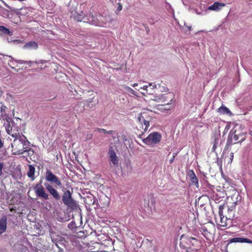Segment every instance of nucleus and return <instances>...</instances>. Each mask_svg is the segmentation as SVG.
I'll return each instance as SVG.
<instances>
[{
  "instance_id": "nucleus-1",
  "label": "nucleus",
  "mask_w": 252,
  "mask_h": 252,
  "mask_svg": "<svg viewBox=\"0 0 252 252\" xmlns=\"http://www.w3.org/2000/svg\"><path fill=\"white\" fill-rule=\"evenodd\" d=\"M45 179L46 181L44 183L46 189L55 200H59L61 198V195L54 186L59 188H63L61 180L49 169L46 171Z\"/></svg>"
},
{
  "instance_id": "nucleus-2",
  "label": "nucleus",
  "mask_w": 252,
  "mask_h": 252,
  "mask_svg": "<svg viewBox=\"0 0 252 252\" xmlns=\"http://www.w3.org/2000/svg\"><path fill=\"white\" fill-rule=\"evenodd\" d=\"M8 134H10L8 129L6 130ZM11 136L14 138V139L11 144L12 151L15 155H19L23 154L26 152H33L31 148H29L31 143L28 140L27 137L19 133H12Z\"/></svg>"
},
{
  "instance_id": "nucleus-3",
  "label": "nucleus",
  "mask_w": 252,
  "mask_h": 252,
  "mask_svg": "<svg viewBox=\"0 0 252 252\" xmlns=\"http://www.w3.org/2000/svg\"><path fill=\"white\" fill-rule=\"evenodd\" d=\"M62 200L63 204L68 207L73 209L76 208V202L72 198L71 193L69 190L67 189L64 192Z\"/></svg>"
},
{
  "instance_id": "nucleus-4",
  "label": "nucleus",
  "mask_w": 252,
  "mask_h": 252,
  "mask_svg": "<svg viewBox=\"0 0 252 252\" xmlns=\"http://www.w3.org/2000/svg\"><path fill=\"white\" fill-rule=\"evenodd\" d=\"M152 119V117L148 115L146 112H143L138 116V121L141 124L144 132L148 130Z\"/></svg>"
},
{
  "instance_id": "nucleus-5",
  "label": "nucleus",
  "mask_w": 252,
  "mask_h": 252,
  "mask_svg": "<svg viewBox=\"0 0 252 252\" xmlns=\"http://www.w3.org/2000/svg\"><path fill=\"white\" fill-rule=\"evenodd\" d=\"M161 139V135L158 132H154L144 139L143 142L147 145L152 146L159 143Z\"/></svg>"
},
{
  "instance_id": "nucleus-6",
  "label": "nucleus",
  "mask_w": 252,
  "mask_h": 252,
  "mask_svg": "<svg viewBox=\"0 0 252 252\" xmlns=\"http://www.w3.org/2000/svg\"><path fill=\"white\" fill-rule=\"evenodd\" d=\"M172 96L173 95L171 94H161L158 96H155L154 100L158 102H161L164 103L166 101H169L166 104H165V105L168 107L164 108V109L168 110L173 107L172 103L170 102L172 101Z\"/></svg>"
},
{
  "instance_id": "nucleus-7",
  "label": "nucleus",
  "mask_w": 252,
  "mask_h": 252,
  "mask_svg": "<svg viewBox=\"0 0 252 252\" xmlns=\"http://www.w3.org/2000/svg\"><path fill=\"white\" fill-rule=\"evenodd\" d=\"M42 181L37 184L34 187V190L37 196L42 198L45 200H48L49 198V195L45 191V189L43 187L41 184Z\"/></svg>"
},
{
  "instance_id": "nucleus-8",
  "label": "nucleus",
  "mask_w": 252,
  "mask_h": 252,
  "mask_svg": "<svg viewBox=\"0 0 252 252\" xmlns=\"http://www.w3.org/2000/svg\"><path fill=\"white\" fill-rule=\"evenodd\" d=\"M241 136L242 134H237L236 130L233 131L231 130L228 134L225 148H228L232 144H235V141L238 140L239 136Z\"/></svg>"
},
{
  "instance_id": "nucleus-9",
  "label": "nucleus",
  "mask_w": 252,
  "mask_h": 252,
  "mask_svg": "<svg viewBox=\"0 0 252 252\" xmlns=\"http://www.w3.org/2000/svg\"><path fill=\"white\" fill-rule=\"evenodd\" d=\"M78 21H82L83 22L87 23L93 25L100 26L98 19L92 14H89L86 17H83L82 19H78Z\"/></svg>"
},
{
  "instance_id": "nucleus-10",
  "label": "nucleus",
  "mask_w": 252,
  "mask_h": 252,
  "mask_svg": "<svg viewBox=\"0 0 252 252\" xmlns=\"http://www.w3.org/2000/svg\"><path fill=\"white\" fill-rule=\"evenodd\" d=\"M229 243H249V244H252V240L247 238H244V237H239V238H233L232 239H230L229 240Z\"/></svg>"
},
{
  "instance_id": "nucleus-11",
  "label": "nucleus",
  "mask_w": 252,
  "mask_h": 252,
  "mask_svg": "<svg viewBox=\"0 0 252 252\" xmlns=\"http://www.w3.org/2000/svg\"><path fill=\"white\" fill-rule=\"evenodd\" d=\"M23 49L26 50H37L38 45L37 42L34 41H31L26 43L23 46Z\"/></svg>"
},
{
  "instance_id": "nucleus-12",
  "label": "nucleus",
  "mask_w": 252,
  "mask_h": 252,
  "mask_svg": "<svg viewBox=\"0 0 252 252\" xmlns=\"http://www.w3.org/2000/svg\"><path fill=\"white\" fill-rule=\"evenodd\" d=\"M188 176L191 183L197 188L199 187L198 180L194 171L192 170H189L188 172Z\"/></svg>"
},
{
  "instance_id": "nucleus-13",
  "label": "nucleus",
  "mask_w": 252,
  "mask_h": 252,
  "mask_svg": "<svg viewBox=\"0 0 252 252\" xmlns=\"http://www.w3.org/2000/svg\"><path fill=\"white\" fill-rule=\"evenodd\" d=\"M109 155L110 157V162L114 165H118L119 159L115 151L112 149H109Z\"/></svg>"
},
{
  "instance_id": "nucleus-14",
  "label": "nucleus",
  "mask_w": 252,
  "mask_h": 252,
  "mask_svg": "<svg viewBox=\"0 0 252 252\" xmlns=\"http://www.w3.org/2000/svg\"><path fill=\"white\" fill-rule=\"evenodd\" d=\"M225 6L223 3L219 2H215L212 5H210L207 8L208 10H213L215 11H218L221 9L222 7Z\"/></svg>"
},
{
  "instance_id": "nucleus-15",
  "label": "nucleus",
  "mask_w": 252,
  "mask_h": 252,
  "mask_svg": "<svg viewBox=\"0 0 252 252\" xmlns=\"http://www.w3.org/2000/svg\"><path fill=\"white\" fill-rule=\"evenodd\" d=\"M198 241L196 238L188 237L186 238V244L189 246V248L197 245Z\"/></svg>"
},
{
  "instance_id": "nucleus-16",
  "label": "nucleus",
  "mask_w": 252,
  "mask_h": 252,
  "mask_svg": "<svg viewBox=\"0 0 252 252\" xmlns=\"http://www.w3.org/2000/svg\"><path fill=\"white\" fill-rule=\"evenodd\" d=\"M7 228V217L5 216H2L0 219V230L2 231H5Z\"/></svg>"
},
{
  "instance_id": "nucleus-17",
  "label": "nucleus",
  "mask_w": 252,
  "mask_h": 252,
  "mask_svg": "<svg viewBox=\"0 0 252 252\" xmlns=\"http://www.w3.org/2000/svg\"><path fill=\"white\" fill-rule=\"evenodd\" d=\"M35 168L32 165H29V171L27 173L28 177L31 178L32 181H33L35 179L34 173Z\"/></svg>"
},
{
  "instance_id": "nucleus-18",
  "label": "nucleus",
  "mask_w": 252,
  "mask_h": 252,
  "mask_svg": "<svg viewBox=\"0 0 252 252\" xmlns=\"http://www.w3.org/2000/svg\"><path fill=\"white\" fill-rule=\"evenodd\" d=\"M218 112L221 114H227L229 116H231L232 114L229 109L224 106L220 107L218 109Z\"/></svg>"
},
{
  "instance_id": "nucleus-19",
  "label": "nucleus",
  "mask_w": 252,
  "mask_h": 252,
  "mask_svg": "<svg viewBox=\"0 0 252 252\" xmlns=\"http://www.w3.org/2000/svg\"><path fill=\"white\" fill-rule=\"evenodd\" d=\"M8 34L11 35L12 32H10L9 30L4 26H0V34Z\"/></svg>"
},
{
  "instance_id": "nucleus-20",
  "label": "nucleus",
  "mask_w": 252,
  "mask_h": 252,
  "mask_svg": "<svg viewBox=\"0 0 252 252\" xmlns=\"http://www.w3.org/2000/svg\"><path fill=\"white\" fill-rule=\"evenodd\" d=\"M219 137H220V135H217L216 136H215L214 140V142H213V146L212 148V151L213 152L215 151V150L217 147V146L219 144Z\"/></svg>"
},
{
  "instance_id": "nucleus-21",
  "label": "nucleus",
  "mask_w": 252,
  "mask_h": 252,
  "mask_svg": "<svg viewBox=\"0 0 252 252\" xmlns=\"http://www.w3.org/2000/svg\"><path fill=\"white\" fill-rule=\"evenodd\" d=\"M85 202L89 205H94L95 203V199L94 196H88L85 199Z\"/></svg>"
},
{
  "instance_id": "nucleus-22",
  "label": "nucleus",
  "mask_w": 252,
  "mask_h": 252,
  "mask_svg": "<svg viewBox=\"0 0 252 252\" xmlns=\"http://www.w3.org/2000/svg\"><path fill=\"white\" fill-rule=\"evenodd\" d=\"M10 58H11V59L9 61L8 63L10 65H15L16 63H19L21 64L24 63V61H22V60L17 61V60H14V59L13 58H12L11 57H10Z\"/></svg>"
},
{
  "instance_id": "nucleus-23",
  "label": "nucleus",
  "mask_w": 252,
  "mask_h": 252,
  "mask_svg": "<svg viewBox=\"0 0 252 252\" xmlns=\"http://www.w3.org/2000/svg\"><path fill=\"white\" fill-rule=\"evenodd\" d=\"M95 131L99 132L104 133H105V134H111L114 132L113 131H112V130L107 131L105 129L100 128H97L96 129Z\"/></svg>"
},
{
  "instance_id": "nucleus-24",
  "label": "nucleus",
  "mask_w": 252,
  "mask_h": 252,
  "mask_svg": "<svg viewBox=\"0 0 252 252\" xmlns=\"http://www.w3.org/2000/svg\"><path fill=\"white\" fill-rule=\"evenodd\" d=\"M124 89H125V91H127V92L129 93L130 94H131L133 95H137L136 92L134 90H133L132 89L130 88L129 87L125 86Z\"/></svg>"
},
{
  "instance_id": "nucleus-25",
  "label": "nucleus",
  "mask_w": 252,
  "mask_h": 252,
  "mask_svg": "<svg viewBox=\"0 0 252 252\" xmlns=\"http://www.w3.org/2000/svg\"><path fill=\"white\" fill-rule=\"evenodd\" d=\"M223 206H220L219 214L220 217V221L221 222H222V218L224 217L223 216Z\"/></svg>"
},
{
  "instance_id": "nucleus-26",
  "label": "nucleus",
  "mask_w": 252,
  "mask_h": 252,
  "mask_svg": "<svg viewBox=\"0 0 252 252\" xmlns=\"http://www.w3.org/2000/svg\"><path fill=\"white\" fill-rule=\"evenodd\" d=\"M149 87H151V89L153 90V89L156 88L157 85L154 83H150L149 84Z\"/></svg>"
},
{
  "instance_id": "nucleus-27",
  "label": "nucleus",
  "mask_w": 252,
  "mask_h": 252,
  "mask_svg": "<svg viewBox=\"0 0 252 252\" xmlns=\"http://www.w3.org/2000/svg\"><path fill=\"white\" fill-rule=\"evenodd\" d=\"M4 167V164L2 162L0 163V176L2 174V169Z\"/></svg>"
},
{
  "instance_id": "nucleus-28",
  "label": "nucleus",
  "mask_w": 252,
  "mask_h": 252,
  "mask_svg": "<svg viewBox=\"0 0 252 252\" xmlns=\"http://www.w3.org/2000/svg\"><path fill=\"white\" fill-rule=\"evenodd\" d=\"M4 139L0 137V149L3 147Z\"/></svg>"
},
{
  "instance_id": "nucleus-29",
  "label": "nucleus",
  "mask_w": 252,
  "mask_h": 252,
  "mask_svg": "<svg viewBox=\"0 0 252 252\" xmlns=\"http://www.w3.org/2000/svg\"><path fill=\"white\" fill-rule=\"evenodd\" d=\"M11 42H13L15 44H19L22 42V41L19 39L12 40Z\"/></svg>"
},
{
  "instance_id": "nucleus-30",
  "label": "nucleus",
  "mask_w": 252,
  "mask_h": 252,
  "mask_svg": "<svg viewBox=\"0 0 252 252\" xmlns=\"http://www.w3.org/2000/svg\"><path fill=\"white\" fill-rule=\"evenodd\" d=\"M92 138V134H88L86 136V139L87 140H91Z\"/></svg>"
},
{
  "instance_id": "nucleus-31",
  "label": "nucleus",
  "mask_w": 252,
  "mask_h": 252,
  "mask_svg": "<svg viewBox=\"0 0 252 252\" xmlns=\"http://www.w3.org/2000/svg\"><path fill=\"white\" fill-rule=\"evenodd\" d=\"M148 88H149V85H145L143 87H141L140 89H142L144 90H145V91H147Z\"/></svg>"
},
{
  "instance_id": "nucleus-32",
  "label": "nucleus",
  "mask_w": 252,
  "mask_h": 252,
  "mask_svg": "<svg viewBox=\"0 0 252 252\" xmlns=\"http://www.w3.org/2000/svg\"><path fill=\"white\" fill-rule=\"evenodd\" d=\"M174 158H175V156H173V157L172 158V159H171L170 160L169 162H170V163H172V162H173V161H174Z\"/></svg>"
},
{
  "instance_id": "nucleus-33",
  "label": "nucleus",
  "mask_w": 252,
  "mask_h": 252,
  "mask_svg": "<svg viewBox=\"0 0 252 252\" xmlns=\"http://www.w3.org/2000/svg\"><path fill=\"white\" fill-rule=\"evenodd\" d=\"M233 158V153H231L230 155V159L232 160Z\"/></svg>"
},
{
  "instance_id": "nucleus-34",
  "label": "nucleus",
  "mask_w": 252,
  "mask_h": 252,
  "mask_svg": "<svg viewBox=\"0 0 252 252\" xmlns=\"http://www.w3.org/2000/svg\"><path fill=\"white\" fill-rule=\"evenodd\" d=\"M137 85H138V84L135 83V84H133L132 86V87H135L137 86Z\"/></svg>"
},
{
  "instance_id": "nucleus-35",
  "label": "nucleus",
  "mask_w": 252,
  "mask_h": 252,
  "mask_svg": "<svg viewBox=\"0 0 252 252\" xmlns=\"http://www.w3.org/2000/svg\"><path fill=\"white\" fill-rule=\"evenodd\" d=\"M187 28L189 31L191 30V26H187Z\"/></svg>"
},
{
  "instance_id": "nucleus-36",
  "label": "nucleus",
  "mask_w": 252,
  "mask_h": 252,
  "mask_svg": "<svg viewBox=\"0 0 252 252\" xmlns=\"http://www.w3.org/2000/svg\"><path fill=\"white\" fill-rule=\"evenodd\" d=\"M196 13L197 14H198V15H200V14H202L201 13H200L199 12H197V11H196Z\"/></svg>"
},
{
  "instance_id": "nucleus-37",
  "label": "nucleus",
  "mask_w": 252,
  "mask_h": 252,
  "mask_svg": "<svg viewBox=\"0 0 252 252\" xmlns=\"http://www.w3.org/2000/svg\"><path fill=\"white\" fill-rule=\"evenodd\" d=\"M244 137H243V138H242L241 139L240 142H241L242 141H244Z\"/></svg>"
},
{
  "instance_id": "nucleus-38",
  "label": "nucleus",
  "mask_w": 252,
  "mask_h": 252,
  "mask_svg": "<svg viewBox=\"0 0 252 252\" xmlns=\"http://www.w3.org/2000/svg\"><path fill=\"white\" fill-rule=\"evenodd\" d=\"M4 231H2L1 230H0V235H1L2 233H3Z\"/></svg>"
},
{
  "instance_id": "nucleus-39",
  "label": "nucleus",
  "mask_w": 252,
  "mask_h": 252,
  "mask_svg": "<svg viewBox=\"0 0 252 252\" xmlns=\"http://www.w3.org/2000/svg\"><path fill=\"white\" fill-rule=\"evenodd\" d=\"M24 63H26V62L24 61ZM27 63H32V62H31V61H30V62H27Z\"/></svg>"
},
{
  "instance_id": "nucleus-40",
  "label": "nucleus",
  "mask_w": 252,
  "mask_h": 252,
  "mask_svg": "<svg viewBox=\"0 0 252 252\" xmlns=\"http://www.w3.org/2000/svg\"><path fill=\"white\" fill-rule=\"evenodd\" d=\"M59 240H60V241L62 240V237L59 236Z\"/></svg>"
},
{
  "instance_id": "nucleus-41",
  "label": "nucleus",
  "mask_w": 252,
  "mask_h": 252,
  "mask_svg": "<svg viewBox=\"0 0 252 252\" xmlns=\"http://www.w3.org/2000/svg\"><path fill=\"white\" fill-rule=\"evenodd\" d=\"M52 241H53V242H54L55 241H56V240H55V238H52Z\"/></svg>"
},
{
  "instance_id": "nucleus-42",
  "label": "nucleus",
  "mask_w": 252,
  "mask_h": 252,
  "mask_svg": "<svg viewBox=\"0 0 252 252\" xmlns=\"http://www.w3.org/2000/svg\"><path fill=\"white\" fill-rule=\"evenodd\" d=\"M119 9H120V10H121L122 9V6H120L119 7Z\"/></svg>"
},
{
  "instance_id": "nucleus-43",
  "label": "nucleus",
  "mask_w": 252,
  "mask_h": 252,
  "mask_svg": "<svg viewBox=\"0 0 252 252\" xmlns=\"http://www.w3.org/2000/svg\"><path fill=\"white\" fill-rule=\"evenodd\" d=\"M11 67H12V68L14 69L15 70V68L14 67H12L11 66Z\"/></svg>"
},
{
  "instance_id": "nucleus-44",
  "label": "nucleus",
  "mask_w": 252,
  "mask_h": 252,
  "mask_svg": "<svg viewBox=\"0 0 252 252\" xmlns=\"http://www.w3.org/2000/svg\"><path fill=\"white\" fill-rule=\"evenodd\" d=\"M228 211H231V210H230V209H228Z\"/></svg>"
}]
</instances>
